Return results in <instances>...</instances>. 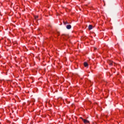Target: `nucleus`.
<instances>
[{"mask_svg":"<svg viewBox=\"0 0 124 124\" xmlns=\"http://www.w3.org/2000/svg\"><path fill=\"white\" fill-rule=\"evenodd\" d=\"M83 122L84 123V124H90V121H88L87 120L83 119Z\"/></svg>","mask_w":124,"mask_h":124,"instance_id":"f257e3e1","label":"nucleus"},{"mask_svg":"<svg viewBox=\"0 0 124 124\" xmlns=\"http://www.w3.org/2000/svg\"><path fill=\"white\" fill-rule=\"evenodd\" d=\"M66 28L67 30H70L71 29V26L70 25H67Z\"/></svg>","mask_w":124,"mask_h":124,"instance_id":"f03ea898","label":"nucleus"},{"mask_svg":"<svg viewBox=\"0 0 124 124\" xmlns=\"http://www.w3.org/2000/svg\"><path fill=\"white\" fill-rule=\"evenodd\" d=\"M108 63L109 64V65H113V62L109 60L108 61Z\"/></svg>","mask_w":124,"mask_h":124,"instance_id":"7ed1b4c3","label":"nucleus"},{"mask_svg":"<svg viewBox=\"0 0 124 124\" xmlns=\"http://www.w3.org/2000/svg\"><path fill=\"white\" fill-rule=\"evenodd\" d=\"M63 23L64 25H68V24H69V23H68L67 21H65V20H64Z\"/></svg>","mask_w":124,"mask_h":124,"instance_id":"20e7f679","label":"nucleus"},{"mask_svg":"<svg viewBox=\"0 0 124 124\" xmlns=\"http://www.w3.org/2000/svg\"><path fill=\"white\" fill-rule=\"evenodd\" d=\"M84 65L85 67L89 66V64H88V62H84Z\"/></svg>","mask_w":124,"mask_h":124,"instance_id":"39448f33","label":"nucleus"},{"mask_svg":"<svg viewBox=\"0 0 124 124\" xmlns=\"http://www.w3.org/2000/svg\"><path fill=\"white\" fill-rule=\"evenodd\" d=\"M88 29L89 30H93V25H90L88 27Z\"/></svg>","mask_w":124,"mask_h":124,"instance_id":"423d86ee","label":"nucleus"},{"mask_svg":"<svg viewBox=\"0 0 124 124\" xmlns=\"http://www.w3.org/2000/svg\"><path fill=\"white\" fill-rule=\"evenodd\" d=\"M34 18L35 20H37V18H38V16H35Z\"/></svg>","mask_w":124,"mask_h":124,"instance_id":"0eeeda50","label":"nucleus"},{"mask_svg":"<svg viewBox=\"0 0 124 124\" xmlns=\"http://www.w3.org/2000/svg\"><path fill=\"white\" fill-rule=\"evenodd\" d=\"M80 119H81V120H82V121H83V120H84V119H83V118H82V117H80Z\"/></svg>","mask_w":124,"mask_h":124,"instance_id":"6e6552de","label":"nucleus"},{"mask_svg":"<svg viewBox=\"0 0 124 124\" xmlns=\"http://www.w3.org/2000/svg\"><path fill=\"white\" fill-rule=\"evenodd\" d=\"M65 37H67V36L66 35H64Z\"/></svg>","mask_w":124,"mask_h":124,"instance_id":"1a4fd4ad","label":"nucleus"},{"mask_svg":"<svg viewBox=\"0 0 124 124\" xmlns=\"http://www.w3.org/2000/svg\"><path fill=\"white\" fill-rule=\"evenodd\" d=\"M94 50H96V48L94 47Z\"/></svg>","mask_w":124,"mask_h":124,"instance_id":"9d476101","label":"nucleus"},{"mask_svg":"<svg viewBox=\"0 0 124 124\" xmlns=\"http://www.w3.org/2000/svg\"><path fill=\"white\" fill-rule=\"evenodd\" d=\"M38 31H40V29H38Z\"/></svg>","mask_w":124,"mask_h":124,"instance_id":"9b49d317","label":"nucleus"}]
</instances>
